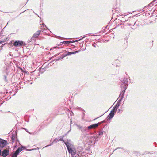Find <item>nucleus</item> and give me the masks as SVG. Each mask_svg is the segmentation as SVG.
<instances>
[{
    "label": "nucleus",
    "mask_w": 157,
    "mask_h": 157,
    "mask_svg": "<svg viewBox=\"0 0 157 157\" xmlns=\"http://www.w3.org/2000/svg\"><path fill=\"white\" fill-rule=\"evenodd\" d=\"M9 151L7 150H4L2 152V155L3 157H6L9 154Z\"/></svg>",
    "instance_id": "5"
},
{
    "label": "nucleus",
    "mask_w": 157,
    "mask_h": 157,
    "mask_svg": "<svg viewBox=\"0 0 157 157\" xmlns=\"http://www.w3.org/2000/svg\"><path fill=\"white\" fill-rule=\"evenodd\" d=\"M64 144L67 146L69 153L71 154L73 157L76 153L77 151L74 146L72 144L70 141H64Z\"/></svg>",
    "instance_id": "1"
},
{
    "label": "nucleus",
    "mask_w": 157,
    "mask_h": 157,
    "mask_svg": "<svg viewBox=\"0 0 157 157\" xmlns=\"http://www.w3.org/2000/svg\"><path fill=\"white\" fill-rule=\"evenodd\" d=\"M57 139H55L54 141H53V142H52V143H56V140Z\"/></svg>",
    "instance_id": "14"
},
{
    "label": "nucleus",
    "mask_w": 157,
    "mask_h": 157,
    "mask_svg": "<svg viewBox=\"0 0 157 157\" xmlns=\"http://www.w3.org/2000/svg\"><path fill=\"white\" fill-rule=\"evenodd\" d=\"M25 147L23 146H21V147L18 148L15 151L16 152L17 154L18 155L19 153L21 152L23 149H24Z\"/></svg>",
    "instance_id": "8"
},
{
    "label": "nucleus",
    "mask_w": 157,
    "mask_h": 157,
    "mask_svg": "<svg viewBox=\"0 0 157 157\" xmlns=\"http://www.w3.org/2000/svg\"><path fill=\"white\" fill-rule=\"evenodd\" d=\"M125 86H126V84H125Z\"/></svg>",
    "instance_id": "24"
},
{
    "label": "nucleus",
    "mask_w": 157,
    "mask_h": 157,
    "mask_svg": "<svg viewBox=\"0 0 157 157\" xmlns=\"http://www.w3.org/2000/svg\"><path fill=\"white\" fill-rule=\"evenodd\" d=\"M119 104H117L115 107L114 108V109L113 110H114V111H116L118 107H119Z\"/></svg>",
    "instance_id": "10"
},
{
    "label": "nucleus",
    "mask_w": 157,
    "mask_h": 157,
    "mask_svg": "<svg viewBox=\"0 0 157 157\" xmlns=\"http://www.w3.org/2000/svg\"><path fill=\"white\" fill-rule=\"evenodd\" d=\"M18 155L15 152L14 153H13L11 157H17V155Z\"/></svg>",
    "instance_id": "11"
},
{
    "label": "nucleus",
    "mask_w": 157,
    "mask_h": 157,
    "mask_svg": "<svg viewBox=\"0 0 157 157\" xmlns=\"http://www.w3.org/2000/svg\"><path fill=\"white\" fill-rule=\"evenodd\" d=\"M24 42L22 41H16L13 44V45L15 47H18L24 45Z\"/></svg>",
    "instance_id": "4"
},
{
    "label": "nucleus",
    "mask_w": 157,
    "mask_h": 157,
    "mask_svg": "<svg viewBox=\"0 0 157 157\" xmlns=\"http://www.w3.org/2000/svg\"><path fill=\"white\" fill-rule=\"evenodd\" d=\"M77 126L78 127V128L79 129H81V128H82V127L80 126L79 125H77Z\"/></svg>",
    "instance_id": "13"
},
{
    "label": "nucleus",
    "mask_w": 157,
    "mask_h": 157,
    "mask_svg": "<svg viewBox=\"0 0 157 157\" xmlns=\"http://www.w3.org/2000/svg\"><path fill=\"white\" fill-rule=\"evenodd\" d=\"M71 43H72L71 41H64L62 42V43L64 44H69Z\"/></svg>",
    "instance_id": "12"
},
{
    "label": "nucleus",
    "mask_w": 157,
    "mask_h": 157,
    "mask_svg": "<svg viewBox=\"0 0 157 157\" xmlns=\"http://www.w3.org/2000/svg\"><path fill=\"white\" fill-rule=\"evenodd\" d=\"M116 111H114V110H113L110 112L109 115L108 117H109V118L110 119H111L112 118L113 116H114V115L115 114V113Z\"/></svg>",
    "instance_id": "7"
},
{
    "label": "nucleus",
    "mask_w": 157,
    "mask_h": 157,
    "mask_svg": "<svg viewBox=\"0 0 157 157\" xmlns=\"http://www.w3.org/2000/svg\"><path fill=\"white\" fill-rule=\"evenodd\" d=\"M7 141L0 138V148H2L5 147L7 144Z\"/></svg>",
    "instance_id": "3"
},
{
    "label": "nucleus",
    "mask_w": 157,
    "mask_h": 157,
    "mask_svg": "<svg viewBox=\"0 0 157 157\" xmlns=\"http://www.w3.org/2000/svg\"><path fill=\"white\" fill-rule=\"evenodd\" d=\"M102 134H103V132L102 131L99 132V135H101Z\"/></svg>",
    "instance_id": "15"
},
{
    "label": "nucleus",
    "mask_w": 157,
    "mask_h": 157,
    "mask_svg": "<svg viewBox=\"0 0 157 157\" xmlns=\"http://www.w3.org/2000/svg\"><path fill=\"white\" fill-rule=\"evenodd\" d=\"M12 140H15V139H14L15 138H12Z\"/></svg>",
    "instance_id": "17"
},
{
    "label": "nucleus",
    "mask_w": 157,
    "mask_h": 157,
    "mask_svg": "<svg viewBox=\"0 0 157 157\" xmlns=\"http://www.w3.org/2000/svg\"><path fill=\"white\" fill-rule=\"evenodd\" d=\"M71 54H74V52H71Z\"/></svg>",
    "instance_id": "20"
},
{
    "label": "nucleus",
    "mask_w": 157,
    "mask_h": 157,
    "mask_svg": "<svg viewBox=\"0 0 157 157\" xmlns=\"http://www.w3.org/2000/svg\"><path fill=\"white\" fill-rule=\"evenodd\" d=\"M63 58V57L62 58H60V59H59L58 60L60 59H62Z\"/></svg>",
    "instance_id": "19"
},
{
    "label": "nucleus",
    "mask_w": 157,
    "mask_h": 157,
    "mask_svg": "<svg viewBox=\"0 0 157 157\" xmlns=\"http://www.w3.org/2000/svg\"><path fill=\"white\" fill-rule=\"evenodd\" d=\"M45 146V147H47V146Z\"/></svg>",
    "instance_id": "23"
},
{
    "label": "nucleus",
    "mask_w": 157,
    "mask_h": 157,
    "mask_svg": "<svg viewBox=\"0 0 157 157\" xmlns=\"http://www.w3.org/2000/svg\"><path fill=\"white\" fill-rule=\"evenodd\" d=\"M45 146V147H47V146Z\"/></svg>",
    "instance_id": "22"
},
{
    "label": "nucleus",
    "mask_w": 157,
    "mask_h": 157,
    "mask_svg": "<svg viewBox=\"0 0 157 157\" xmlns=\"http://www.w3.org/2000/svg\"><path fill=\"white\" fill-rule=\"evenodd\" d=\"M58 140L59 141H62L63 140V138H60V139H59Z\"/></svg>",
    "instance_id": "16"
},
{
    "label": "nucleus",
    "mask_w": 157,
    "mask_h": 157,
    "mask_svg": "<svg viewBox=\"0 0 157 157\" xmlns=\"http://www.w3.org/2000/svg\"><path fill=\"white\" fill-rule=\"evenodd\" d=\"M99 124V123L95 124L89 126L87 128L88 129H90L93 128H95L97 127Z\"/></svg>",
    "instance_id": "6"
},
{
    "label": "nucleus",
    "mask_w": 157,
    "mask_h": 157,
    "mask_svg": "<svg viewBox=\"0 0 157 157\" xmlns=\"http://www.w3.org/2000/svg\"><path fill=\"white\" fill-rule=\"evenodd\" d=\"M1 150H0V155H1Z\"/></svg>",
    "instance_id": "18"
},
{
    "label": "nucleus",
    "mask_w": 157,
    "mask_h": 157,
    "mask_svg": "<svg viewBox=\"0 0 157 157\" xmlns=\"http://www.w3.org/2000/svg\"><path fill=\"white\" fill-rule=\"evenodd\" d=\"M34 149H32L31 150H29V151H31V150H33Z\"/></svg>",
    "instance_id": "21"
},
{
    "label": "nucleus",
    "mask_w": 157,
    "mask_h": 157,
    "mask_svg": "<svg viewBox=\"0 0 157 157\" xmlns=\"http://www.w3.org/2000/svg\"><path fill=\"white\" fill-rule=\"evenodd\" d=\"M40 33V31L39 30L36 32L35 33H34L33 35V37L34 38L37 37Z\"/></svg>",
    "instance_id": "9"
},
{
    "label": "nucleus",
    "mask_w": 157,
    "mask_h": 157,
    "mask_svg": "<svg viewBox=\"0 0 157 157\" xmlns=\"http://www.w3.org/2000/svg\"><path fill=\"white\" fill-rule=\"evenodd\" d=\"M97 138H87L86 141L88 144L90 145H93L94 144L96 141V139Z\"/></svg>",
    "instance_id": "2"
}]
</instances>
